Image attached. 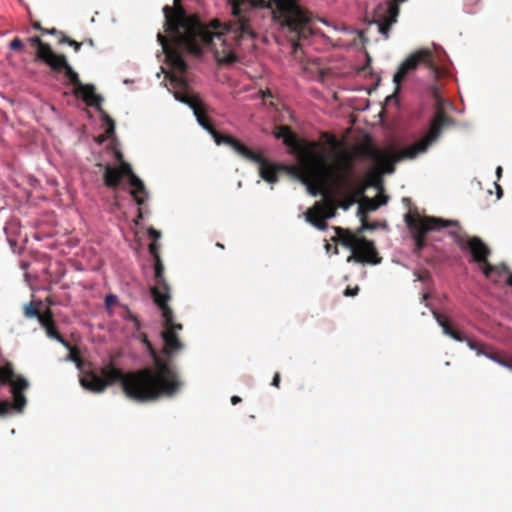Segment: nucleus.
Instances as JSON below:
<instances>
[{
	"mask_svg": "<svg viewBox=\"0 0 512 512\" xmlns=\"http://www.w3.org/2000/svg\"><path fill=\"white\" fill-rule=\"evenodd\" d=\"M180 1L174 0V8H163L166 32L172 44L162 34L157 35L167 61L180 73L186 70L187 65L178 49L196 55L209 50L219 63L236 62L242 51L253 46L258 7L271 9L294 52L300 47V41L306 40L312 33V16L298 5L297 0H292L295 13L291 10L287 15H282L271 0H233V19L228 25H223L218 19L205 24L197 16L188 14L180 6Z\"/></svg>",
	"mask_w": 512,
	"mask_h": 512,
	"instance_id": "f257e3e1",
	"label": "nucleus"
},
{
	"mask_svg": "<svg viewBox=\"0 0 512 512\" xmlns=\"http://www.w3.org/2000/svg\"><path fill=\"white\" fill-rule=\"evenodd\" d=\"M144 342L154 360V368L124 374L109 364L99 371L84 373L80 378L81 386L93 393H102L107 387L120 381L126 396L138 402L154 401L161 396H173L181 386L176 371L157 355L148 340Z\"/></svg>",
	"mask_w": 512,
	"mask_h": 512,
	"instance_id": "f03ea898",
	"label": "nucleus"
},
{
	"mask_svg": "<svg viewBox=\"0 0 512 512\" xmlns=\"http://www.w3.org/2000/svg\"><path fill=\"white\" fill-rule=\"evenodd\" d=\"M326 153L318 143H312L306 151L300 153L297 165L289 167V173L300 180L312 196L328 197L326 189L328 178L335 169L327 164Z\"/></svg>",
	"mask_w": 512,
	"mask_h": 512,
	"instance_id": "7ed1b4c3",
	"label": "nucleus"
},
{
	"mask_svg": "<svg viewBox=\"0 0 512 512\" xmlns=\"http://www.w3.org/2000/svg\"><path fill=\"white\" fill-rule=\"evenodd\" d=\"M154 260L155 283L151 288V293L155 304L161 310V316L164 322L165 330L161 333L164 342L163 352L170 356L183 348V344L176 335L177 331L182 330V325L173 322V311L167 305V302L171 298V293L170 286L164 277V266L160 257H156Z\"/></svg>",
	"mask_w": 512,
	"mask_h": 512,
	"instance_id": "20e7f679",
	"label": "nucleus"
},
{
	"mask_svg": "<svg viewBox=\"0 0 512 512\" xmlns=\"http://www.w3.org/2000/svg\"><path fill=\"white\" fill-rule=\"evenodd\" d=\"M444 119V116L437 115L431 124L428 135L424 139L415 142L414 144L402 150H374L371 154L374 162L382 169L384 173H393V164L395 162H399L404 159H414L419 154L426 152L428 147L440 136Z\"/></svg>",
	"mask_w": 512,
	"mask_h": 512,
	"instance_id": "39448f33",
	"label": "nucleus"
},
{
	"mask_svg": "<svg viewBox=\"0 0 512 512\" xmlns=\"http://www.w3.org/2000/svg\"><path fill=\"white\" fill-rule=\"evenodd\" d=\"M336 236L334 239L339 241L344 247L351 250L352 254L347 258V262L367 263L376 265L381 262V258L375 249L374 243L365 238H359L349 230L335 227Z\"/></svg>",
	"mask_w": 512,
	"mask_h": 512,
	"instance_id": "423d86ee",
	"label": "nucleus"
},
{
	"mask_svg": "<svg viewBox=\"0 0 512 512\" xmlns=\"http://www.w3.org/2000/svg\"><path fill=\"white\" fill-rule=\"evenodd\" d=\"M425 306L430 310L437 324L442 328V332L444 335L449 336L450 338L457 342H465L467 346L476 353L477 356H484L489 360L497 363L498 365L512 371V355L509 356L508 359L500 358L497 353H494L492 351L491 347H487L488 349H486V346L483 343L477 342L453 330L448 323V319L445 316L441 315L430 304L426 303Z\"/></svg>",
	"mask_w": 512,
	"mask_h": 512,
	"instance_id": "0eeeda50",
	"label": "nucleus"
},
{
	"mask_svg": "<svg viewBox=\"0 0 512 512\" xmlns=\"http://www.w3.org/2000/svg\"><path fill=\"white\" fill-rule=\"evenodd\" d=\"M129 177L130 193L137 205L141 206L148 198V192L143 181L133 173L130 164L122 162L121 166L106 165L104 172V182L107 187H116L123 176Z\"/></svg>",
	"mask_w": 512,
	"mask_h": 512,
	"instance_id": "6e6552de",
	"label": "nucleus"
},
{
	"mask_svg": "<svg viewBox=\"0 0 512 512\" xmlns=\"http://www.w3.org/2000/svg\"><path fill=\"white\" fill-rule=\"evenodd\" d=\"M420 66H424L428 70L432 79L437 78L438 69L434 63L433 53L428 49H420L408 56L394 74L393 83L396 86V92L406 77Z\"/></svg>",
	"mask_w": 512,
	"mask_h": 512,
	"instance_id": "1a4fd4ad",
	"label": "nucleus"
},
{
	"mask_svg": "<svg viewBox=\"0 0 512 512\" xmlns=\"http://www.w3.org/2000/svg\"><path fill=\"white\" fill-rule=\"evenodd\" d=\"M449 234L461 250L470 251L474 262L484 264L483 273L486 277H492L494 272L500 273V267L493 266L487 262L489 249L479 238L473 237L466 240L456 231H450Z\"/></svg>",
	"mask_w": 512,
	"mask_h": 512,
	"instance_id": "9d476101",
	"label": "nucleus"
},
{
	"mask_svg": "<svg viewBox=\"0 0 512 512\" xmlns=\"http://www.w3.org/2000/svg\"><path fill=\"white\" fill-rule=\"evenodd\" d=\"M29 41L38 47V59L45 62L55 72L63 71L67 79L77 80V73L67 62L65 55L54 53L50 45L43 43L39 37H31Z\"/></svg>",
	"mask_w": 512,
	"mask_h": 512,
	"instance_id": "9b49d317",
	"label": "nucleus"
},
{
	"mask_svg": "<svg viewBox=\"0 0 512 512\" xmlns=\"http://www.w3.org/2000/svg\"><path fill=\"white\" fill-rule=\"evenodd\" d=\"M237 154L251 162L259 165L260 177L268 183H276L278 181V172L287 171L291 165L274 164L264 158L261 154L251 151L246 145L240 148Z\"/></svg>",
	"mask_w": 512,
	"mask_h": 512,
	"instance_id": "f8f14e48",
	"label": "nucleus"
},
{
	"mask_svg": "<svg viewBox=\"0 0 512 512\" xmlns=\"http://www.w3.org/2000/svg\"><path fill=\"white\" fill-rule=\"evenodd\" d=\"M405 223L410 230L417 233L416 245L418 248L422 247V238L428 231H439L444 227L458 226V221L456 220H443L435 217L416 219L411 214L405 215Z\"/></svg>",
	"mask_w": 512,
	"mask_h": 512,
	"instance_id": "ddd939ff",
	"label": "nucleus"
},
{
	"mask_svg": "<svg viewBox=\"0 0 512 512\" xmlns=\"http://www.w3.org/2000/svg\"><path fill=\"white\" fill-rule=\"evenodd\" d=\"M335 213L334 201L331 198L326 197L322 204H315L314 210L309 209L305 213V217L306 221L312 226L323 231L328 227L326 220L333 218Z\"/></svg>",
	"mask_w": 512,
	"mask_h": 512,
	"instance_id": "4468645a",
	"label": "nucleus"
},
{
	"mask_svg": "<svg viewBox=\"0 0 512 512\" xmlns=\"http://www.w3.org/2000/svg\"><path fill=\"white\" fill-rule=\"evenodd\" d=\"M276 139H281L283 143L291 149L293 153L297 155L299 161L300 153L306 151V149L313 143L307 142L301 145L295 136V134L286 126H281L273 132Z\"/></svg>",
	"mask_w": 512,
	"mask_h": 512,
	"instance_id": "2eb2a0df",
	"label": "nucleus"
},
{
	"mask_svg": "<svg viewBox=\"0 0 512 512\" xmlns=\"http://www.w3.org/2000/svg\"><path fill=\"white\" fill-rule=\"evenodd\" d=\"M72 84L76 86V93L80 94L83 100L86 102L88 106L99 108L103 101V98L95 93V88L93 85L82 84L80 82L79 76L77 75V80L74 81L72 79H68Z\"/></svg>",
	"mask_w": 512,
	"mask_h": 512,
	"instance_id": "dca6fc26",
	"label": "nucleus"
},
{
	"mask_svg": "<svg viewBox=\"0 0 512 512\" xmlns=\"http://www.w3.org/2000/svg\"><path fill=\"white\" fill-rule=\"evenodd\" d=\"M174 97L177 101L188 105L192 109L198 124L202 128L205 125H207L208 121L205 118L203 112L201 111V103L197 99H194V98L190 97L189 95L182 93L181 91H175Z\"/></svg>",
	"mask_w": 512,
	"mask_h": 512,
	"instance_id": "f3484780",
	"label": "nucleus"
},
{
	"mask_svg": "<svg viewBox=\"0 0 512 512\" xmlns=\"http://www.w3.org/2000/svg\"><path fill=\"white\" fill-rule=\"evenodd\" d=\"M214 139L215 143L217 145H227L229 146L234 152H238L240 148L243 146V143L239 140L235 139L234 137L230 135H221L219 134L212 125L207 123L203 127Z\"/></svg>",
	"mask_w": 512,
	"mask_h": 512,
	"instance_id": "a211bd4d",
	"label": "nucleus"
},
{
	"mask_svg": "<svg viewBox=\"0 0 512 512\" xmlns=\"http://www.w3.org/2000/svg\"><path fill=\"white\" fill-rule=\"evenodd\" d=\"M28 387V382L23 377H18L12 387V394L14 398L13 408L21 411L26 404V398L22 391Z\"/></svg>",
	"mask_w": 512,
	"mask_h": 512,
	"instance_id": "6ab92c4d",
	"label": "nucleus"
},
{
	"mask_svg": "<svg viewBox=\"0 0 512 512\" xmlns=\"http://www.w3.org/2000/svg\"><path fill=\"white\" fill-rule=\"evenodd\" d=\"M14 372L13 368L10 364H6L2 367H0V381L1 383H9L11 387H13V384L16 382V380H13Z\"/></svg>",
	"mask_w": 512,
	"mask_h": 512,
	"instance_id": "aec40b11",
	"label": "nucleus"
},
{
	"mask_svg": "<svg viewBox=\"0 0 512 512\" xmlns=\"http://www.w3.org/2000/svg\"><path fill=\"white\" fill-rule=\"evenodd\" d=\"M46 334L49 338L61 343L67 349H71V344L68 341H66L61 336V334L56 330L55 324H52L49 328L46 329Z\"/></svg>",
	"mask_w": 512,
	"mask_h": 512,
	"instance_id": "412c9836",
	"label": "nucleus"
},
{
	"mask_svg": "<svg viewBox=\"0 0 512 512\" xmlns=\"http://www.w3.org/2000/svg\"><path fill=\"white\" fill-rule=\"evenodd\" d=\"M272 3H274L280 13L283 15H287V13H291L292 11L295 12L296 7L294 6L292 0H271Z\"/></svg>",
	"mask_w": 512,
	"mask_h": 512,
	"instance_id": "4be33fe9",
	"label": "nucleus"
},
{
	"mask_svg": "<svg viewBox=\"0 0 512 512\" xmlns=\"http://www.w3.org/2000/svg\"><path fill=\"white\" fill-rule=\"evenodd\" d=\"M387 201H388V197L387 196H383V201H380V202H376L375 199L367 198L360 205L364 206V211L367 214L368 212L375 211L380 206L385 205L387 203Z\"/></svg>",
	"mask_w": 512,
	"mask_h": 512,
	"instance_id": "5701e85b",
	"label": "nucleus"
},
{
	"mask_svg": "<svg viewBox=\"0 0 512 512\" xmlns=\"http://www.w3.org/2000/svg\"><path fill=\"white\" fill-rule=\"evenodd\" d=\"M358 216L360 217L361 219V226L360 228L357 230V233H361L363 232L364 230H374L376 228V225L375 224H369L366 222L365 218H366V212L364 211V206L363 205H359L358 206V212H357Z\"/></svg>",
	"mask_w": 512,
	"mask_h": 512,
	"instance_id": "b1692460",
	"label": "nucleus"
},
{
	"mask_svg": "<svg viewBox=\"0 0 512 512\" xmlns=\"http://www.w3.org/2000/svg\"><path fill=\"white\" fill-rule=\"evenodd\" d=\"M37 320L41 327H43L45 330L49 328L52 324H54L50 310H47L45 313L42 314L40 313L37 316Z\"/></svg>",
	"mask_w": 512,
	"mask_h": 512,
	"instance_id": "393cba45",
	"label": "nucleus"
},
{
	"mask_svg": "<svg viewBox=\"0 0 512 512\" xmlns=\"http://www.w3.org/2000/svg\"><path fill=\"white\" fill-rule=\"evenodd\" d=\"M105 120L107 122V128L105 132V137H102L99 139V142L102 143L106 138L111 137L114 134L115 131V125L112 119H110L108 116L105 117Z\"/></svg>",
	"mask_w": 512,
	"mask_h": 512,
	"instance_id": "a878e982",
	"label": "nucleus"
},
{
	"mask_svg": "<svg viewBox=\"0 0 512 512\" xmlns=\"http://www.w3.org/2000/svg\"><path fill=\"white\" fill-rule=\"evenodd\" d=\"M40 313L38 312V310L36 309V307H34L33 303H28V304H25L24 306V315L26 318H37V316L39 315Z\"/></svg>",
	"mask_w": 512,
	"mask_h": 512,
	"instance_id": "bb28decb",
	"label": "nucleus"
},
{
	"mask_svg": "<svg viewBox=\"0 0 512 512\" xmlns=\"http://www.w3.org/2000/svg\"><path fill=\"white\" fill-rule=\"evenodd\" d=\"M118 303H119V298L115 294H108L105 297V308H106L107 311L110 310L112 305H116Z\"/></svg>",
	"mask_w": 512,
	"mask_h": 512,
	"instance_id": "cd10ccee",
	"label": "nucleus"
},
{
	"mask_svg": "<svg viewBox=\"0 0 512 512\" xmlns=\"http://www.w3.org/2000/svg\"><path fill=\"white\" fill-rule=\"evenodd\" d=\"M171 85L174 87V88H182L184 90H186L187 88V83L186 81L182 78V77H177V76H173L171 78Z\"/></svg>",
	"mask_w": 512,
	"mask_h": 512,
	"instance_id": "c85d7f7f",
	"label": "nucleus"
},
{
	"mask_svg": "<svg viewBox=\"0 0 512 512\" xmlns=\"http://www.w3.org/2000/svg\"><path fill=\"white\" fill-rule=\"evenodd\" d=\"M60 43H67L69 46L73 47L75 49V51H79V49L81 47V43H78L75 40H72L68 37H63L60 40Z\"/></svg>",
	"mask_w": 512,
	"mask_h": 512,
	"instance_id": "c756f323",
	"label": "nucleus"
},
{
	"mask_svg": "<svg viewBox=\"0 0 512 512\" xmlns=\"http://www.w3.org/2000/svg\"><path fill=\"white\" fill-rule=\"evenodd\" d=\"M9 47L11 50H21L23 47V43L20 38H14L10 42Z\"/></svg>",
	"mask_w": 512,
	"mask_h": 512,
	"instance_id": "7c9ffc66",
	"label": "nucleus"
},
{
	"mask_svg": "<svg viewBox=\"0 0 512 512\" xmlns=\"http://www.w3.org/2000/svg\"><path fill=\"white\" fill-rule=\"evenodd\" d=\"M147 232H148V236H149V237H150L154 242H156V241L161 237V233H160L158 230H156V229H154V228H152V227H150V228L148 229V231H147Z\"/></svg>",
	"mask_w": 512,
	"mask_h": 512,
	"instance_id": "2f4dec72",
	"label": "nucleus"
},
{
	"mask_svg": "<svg viewBox=\"0 0 512 512\" xmlns=\"http://www.w3.org/2000/svg\"><path fill=\"white\" fill-rule=\"evenodd\" d=\"M158 248L159 245L154 241L149 245V253L153 258L160 257L158 254Z\"/></svg>",
	"mask_w": 512,
	"mask_h": 512,
	"instance_id": "473e14b6",
	"label": "nucleus"
},
{
	"mask_svg": "<svg viewBox=\"0 0 512 512\" xmlns=\"http://www.w3.org/2000/svg\"><path fill=\"white\" fill-rule=\"evenodd\" d=\"M11 409V405L6 401L0 400V415L6 414Z\"/></svg>",
	"mask_w": 512,
	"mask_h": 512,
	"instance_id": "72a5a7b5",
	"label": "nucleus"
},
{
	"mask_svg": "<svg viewBox=\"0 0 512 512\" xmlns=\"http://www.w3.org/2000/svg\"><path fill=\"white\" fill-rule=\"evenodd\" d=\"M359 291V288L358 287H355L353 289H350V288H347L345 291H344V295L345 296H355Z\"/></svg>",
	"mask_w": 512,
	"mask_h": 512,
	"instance_id": "f704fd0d",
	"label": "nucleus"
},
{
	"mask_svg": "<svg viewBox=\"0 0 512 512\" xmlns=\"http://www.w3.org/2000/svg\"><path fill=\"white\" fill-rule=\"evenodd\" d=\"M501 269L507 273V284L512 287V274L507 271V267L505 265L501 266Z\"/></svg>",
	"mask_w": 512,
	"mask_h": 512,
	"instance_id": "c9c22d12",
	"label": "nucleus"
},
{
	"mask_svg": "<svg viewBox=\"0 0 512 512\" xmlns=\"http://www.w3.org/2000/svg\"><path fill=\"white\" fill-rule=\"evenodd\" d=\"M70 350V354L68 356V360L69 361H73V362H76L77 361V356L75 355V353L73 352V348L71 347Z\"/></svg>",
	"mask_w": 512,
	"mask_h": 512,
	"instance_id": "e433bc0d",
	"label": "nucleus"
},
{
	"mask_svg": "<svg viewBox=\"0 0 512 512\" xmlns=\"http://www.w3.org/2000/svg\"><path fill=\"white\" fill-rule=\"evenodd\" d=\"M279 382H280V375L278 373H276L274 378H273L272 385L275 386V387H278L279 386Z\"/></svg>",
	"mask_w": 512,
	"mask_h": 512,
	"instance_id": "4c0bfd02",
	"label": "nucleus"
},
{
	"mask_svg": "<svg viewBox=\"0 0 512 512\" xmlns=\"http://www.w3.org/2000/svg\"><path fill=\"white\" fill-rule=\"evenodd\" d=\"M240 402H241V398H240L239 396H232V397H231V403H232L233 405H236V404H238V403H240Z\"/></svg>",
	"mask_w": 512,
	"mask_h": 512,
	"instance_id": "58836bf2",
	"label": "nucleus"
},
{
	"mask_svg": "<svg viewBox=\"0 0 512 512\" xmlns=\"http://www.w3.org/2000/svg\"><path fill=\"white\" fill-rule=\"evenodd\" d=\"M430 89H431V93L433 94V96L438 100V95H437L438 91H437V87H436L435 85H432V86L430 87Z\"/></svg>",
	"mask_w": 512,
	"mask_h": 512,
	"instance_id": "ea45409f",
	"label": "nucleus"
},
{
	"mask_svg": "<svg viewBox=\"0 0 512 512\" xmlns=\"http://www.w3.org/2000/svg\"><path fill=\"white\" fill-rule=\"evenodd\" d=\"M496 189H497V198L499 199L502 197L503 192L499 185H496Z\"/></svg>",
	"mask_w": 512,
	"mask_h": 512,
	"instance_id": "a19ab883",
	"label": "nucleus"
},
{
	"mask_svg": "<svg viewBox=\"0 0 512 512\" xmlns=\"http://www.w3.org/2000/svg\"><path fill=\"white\" fill-rule=\"evenodd\" d=\"M47 34L55 35L57 33V30L55 28H52L50 30H43Z\"/></svg>",
	"mask_w": 512,
	"mask_h": 512,
	"instance_id": "79ce46f5",
	"label": "nucleus"
},
{
	"mask_svg": "<svg viewBox=\"0 0 512 512\" xmlns=\"http://www.w3.org/2000/svg\"><path fill=\"white\" fill-rule=\"evenodd\" d=\"M501 173H502V168L500 166H498L497 169H496V174H497L498 178L501 177Z\"/></svg>",
	"mask_w": 512,
	"mask_h": 512,
	"instance_id": "37998d69",
	"label": "nucleus"
},
{
	"mask_svg": "<svg viewBox=\"0 0 512 512\" xmlns=\"http://www.w3.org/2000/svg\"><path fill=\"white\" fill-rule=\"evenodd\" d=\"M383 194H379L377 195L374 199L376 200V202H380V201H383Z\"/></svg>",
	"mask_w": 512,
	"mask_h": 512,
	"instance_id": "c03bdc74",
	"label": "nucleus"
},
{
	"mask_svg": "<svg viewBox=\"0 0 512 512\" xmlns=\"http://www.w3.org/2000/svg\"><path fill=\"white\" fill-rule=\"evenodd\" d=\"M428 297H429L428 293L423 294L421 297V302H425L428 299Z\"/></svg>",
	"mask_w": 512,
	"mask_h": 512,
	"instance_id": "a18cd8bd",
	"label": "nucleus"
},
{
	"mask_svg": "<svg viewBox=\"0 0 512 512\" xmlns=\"http://www.w3.org/2000/svg\"><path fill=\"white\" fill-rule=\"evenodd\" d=\"M34 28L37 30H43L41 25L38 22L34 23Z\"/></svg>",
	"mask_w": 512,
	"mask_h": 512,
	"instance_id": "49530a36",
	"label": "nucleus"
},
{
	"mask_svg": "<svg viewBox=\"0 0 512 512\" xmlns=\"http://www.w3.org/2000/svg\"><path fill=\"white\" fill-rule=\"evenodd\" d=\"M340 207H341V208H343L344 210H347V209L349 208V204H347V203H342V204L340 205Z\"/></svg>",
	"mask_w": 512,
	"mask_h": 512,
	"instance_id": "de8ad7c7",
	"label": "nucleus"
},
{
	"mask_svg": "<svg viewBox=\"0 0 512 512\" xmlns=\"http://www.w3.org/2000/svg\"><path fill=\"white\" fill-rule=\"evenodd\" d=\"M130 317H131V319H133L135 322H138V321H137V318H136V317H134L133 315H131Z\"/></svg>",
	"mask_w": 512,
	"mask_h": 512,
	"instance_id": "09e8293b",
	"label": "nucleus"
},
{
	"mask_svg": "<svg viewBox=\"0 0 512 512\" xmlns=\"http://www.w3.org/2000/svg\"><path fill=\"white\" fill-rule=\"evenodd\" d=\"M218 248H223V245L220 243H217Z\"/></svg>",
	"mask_w": 512,
	"mask_h": 512,
	"instance_id": "8fccbe9b",
	"label": "nucleus"
},
{
	"mask_svg": "<svg viewBox=\"0 0 512 512\" xmlns=\"http://www.w3.org/2000/svg\"><path fill=\"white\" fill-rule=\"evenodd\" d=\"M416 275H417V279H418V280H422V278H421L420 274H416Z\"/></svg>",
	"mask_w": 512,
	"mask_h": 512,
	"instance_id": "3c124183",
	"label": "nucleus"
},
{
	"mask_svg": "<svg viewBox=\"0 0 512 512\" xmlns=\"http://www.w3.org/2000/svg\"><path fill=\"white\" fill-rule=\"evenodd\" d=\"M117 156L121 160L122 155L120 153H118Z\"/></svg>",
	"mask_w": 512,
	"mask_h": 512,
	"instance_id": "603ef678",
	"label": "nucleus"
}]
</instances>
